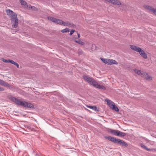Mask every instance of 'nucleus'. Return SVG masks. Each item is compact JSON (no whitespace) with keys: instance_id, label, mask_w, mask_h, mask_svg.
<instances>
[{"instance_id":"22","label":"nucleus","mask_w":156,"mask_h":156,"mask_svg":"<svg viewBox=\"0 0 156 156\" xmlns=\"http://www.w3.org/2000/svg\"><path fill=\"white\" fill-rule=\"evenodd\" d=\"M70 30V29L68 28H66L65 29L62 30L61 32L62 33H66L67 32H69Z\"/></svg>"},{"instance_id":"7","label":"nucleus","mask_w":156,"mask_h":156,"mask_svg":"<svg viewBox=\"0 0 156 156\" xmlns=\"http://www.w3.org/2000/svg\"><path fill=\"white\" fill-rule=\"evenodd\" d=\"M110 132L111 134L116 136H123L126 135L125 133L116 130H111Z\"/></svg>"},{"instance_id":"1","label":"nucleus","mask_w":156,"mask_h":156,"mask_svg":"<svg viewBox=\"0 0 156 156\" xmlns=\"http://www.w3.org/2000/svg\"><path fill=\"white\" fill-rule=\"evenodd\" d=\"M83 78L89 84L92 85L96 88L103 90H105V87L103 85L99 84L94 80L87 76H83Z\"/></svg>"},{"instance_id":"14","label":"nucleus","mask_w":156,"mask_h":156,"mask_svg":"<svg viewBox=\"0 0 156 156\" xmlns=\"http://www.w3.org/2000/svg\"><path fill=\"white\" fill-rule=\"evenodd\" d=\"M141 77L149 80H151L152 79V77L151 76L144 72L142 73Z\"/></svg>"},{"instance_id":"9","label":"nucleus","mask_w":156,"mask_h":156,"mask_svg":"<svg viewBox=\"0 0 156 156\" xmlns=\"http://www.w3.org/2000/svg\"><path fill=\"white\" fill-rule=\"evenodd\" d=\"M20 2L21 5H23L25 7L28 8L30 9H31L32 10H35L36 8L34 6H31L30 5H28L27 3L24 1L23 0H20Z\"/></svg>"},{"instance_id":"13","label":"nucleus","mask_w":156,"mask_h":156,"mask_svg":"<svg viewBox=\"0 0 156 156\" xmlns=\"http://www.w3.org/2000/svg\"><path fill=\"white\" fill-rule=\"evenodd\" d=\"M143 7L144 8L149 10L151 12H153L154 14L156 15V9L153 8L151 7L149 5H144L143 6Z\"/></svg>"},{"instance_id":"17","label":"nucleus","mask_w":156,"mask_h":156,"mask_svg":"<svg viewBox=\"0 0 156 156\" xmlns=\"http://www.w3.org/2000/svg\"><path fill=\"white\" fill-rule=\"evenodd\" d=\"M134 72H135V73H136V74H137L138 75H140L141 76L142 73H144V72L141 71L140 70H138V69H134Z\"/></svg>"},{"instance_id":"23","label":"nucleus","mask_w":156,"mask_h":156,"mask_svg":"<svg viewBox=\"0 0 156 156\" xmlns=\"http://www.w3.org/2000/svg\"><path fill=\"white\" fill-rule=\"evenodd\" d=\"M2 60L5 63H9V59H5L4 58H2Z\"/></svg>"},{"instance_id":"8","label":"nucleus","mask_w":156,"mask_h":156,"mask_svg":"<svg viewBox=\"0 0 156 156\" xmlns=\"http://www.w3.org/2000/svg\"><path fill=\"white\" fill-rule=\"evenodd\" d=\"M12 26L13 28H16L18 24V20L17 18V16L15 17H12L11 19Z\"/></svg>"},{"instance_id":"10","label":"nucleus","mask_w":156,"mask_h":156,"mask_svg":"<svg viewBox=\"0 0 156 156\" xmlns=\"http://www.w3.org/2000/svg\"><path fill=\"white\" fill-rule=\"evenodd\" d=\"M113 142L119 144L120 145H122L125 147H126L127 146V144L124 141L119 139H116L115 138H114Z\"/></svg>"},{"instance_id":"19","label":"nucleus","mask_w":156,"mask_h":156,"mask_svg":"<svg viewBox=\"0 0 156 156\" xmlns=\"http://www.w3.org/2000/svg\"><path fill=\"white\" fill-rule=\"evenodd\" d=\"M9 63H10L12 64H14L18 68H19V65L17 63L15 62L14 61L12 60H11L10 59H9Z\"/></svg>"},{"instance_id":"18","label":"nucleus","mask_w":156,"mask_h":156,"mask_svg":"<svg viewBox=\"0 0 156 156\" xmlns=\"http://www.w3.org/2000/svg\"><path fill=\"white\" fill-rule=\"evenodd\" d=\"M105 138L106 139H108L109 140L112 141L113 142L114 140V137H112V136H105Z\"/></svg>"},{"instance_id":"16","label":"nucleus","mask_w":156,"mask_h":156,"mask_svg":"<svg viewBox=\"0 0 156 156\" xmlns=\"http://www.w3.org/2000/svg\"><path fill=\"white\" fill-rule=\"evenodd\" d=\"M87 106L88 108L91 109L94 111L97 112H98L99 111V109L97 107L95 106H89L87 105Z\"/></svg>"},{"instance_id":"25","label":"nucleus","mask_w":156,"mask_h":156,"mask_svg":"<svg viewBox=\"0 0 156 156\" xmlns=\"http://www.w3.org/2000/svg\"><path fill=\"white\" fill-rule=\"evenodd\" d=\"M77 32V35H78V37L79 38H80V34L78 33Z\"/></svg>"},{"instance_id":"20","label":"nucleus","mask_w":156,"mask_h":156,"mask_svg":"<svg viewBox=\"0 0 156 156\" xmlns=\"http://www.w3.org/2000/svg\"><path fill=\"white\" fill-rule=\"evenodd\" d=\"M0 84L4 85H6L7 86H9V85L8 83H7L6 82H4V81L0 79Z\"/></svg>"},{"instance_id":"24","label":"nucleus","mask_w":156,"mask_h":156,"mask_svg":"<svg viewBox=\"0 0 156 156\" xmlns=\"http://www.w3.org/2000/svg\"><path fill=\"white\" fill-rule=\"evenodd\" d=\"M75 32V30H72L70 33L69 35H71Z\"/></svg>"},{"instance_id":"2","label":"nucleus","mask_w":156,"mask_h":156,"mask_svg":"<svg viewBox=\"0 0 156 156\" xmlns=\"http://www.w3.org/2000/svg\"><path fill=\"white\" fill-rule=\"evenodd\" d=\"M11 99L16 104L27 108H34V105L30 103L25 101H22L15 97L11 98Z\"/></svg>"},{"instance_id":"11","label":"nucleus","mask_w":156,"mask_h":156,"mask_svg":"<svg viewBox=\"0 0 156 156\" xmlns=\"http://www.w3.org/2000/svg\"><path fill=\"white\" fill-rule=\"evenodd\" d=\"M6 12L7 15L9 16L11 19L12 17H16L17 16L16 14L12 11L9 9L6 10Z\"/></svg>"},{"instance_id":"21","label":"nucleus","mask_w":156,"mask_h":156,"mask_svg":"<svg viewBox=\"0 0 156 156\" xmlns=\"http://www.w3.org/2000/svg\"><path fill=\"white\" fill-rule=\"evenodd\" d=\"M140 146L143 148L144 149L148 151H150L151 150V149H148L147 147H146L144 145L142 144H140Z\"/></svg>"},{"instance_id":"15","label":"nucleus","mask_w":156,"mask_h":156,"mask_svg":"<svg viewBox=\"0 0 156 156\" xmlns=\"http://www.w3.org/2000/svg\"><path fill=\"white\" fill-rule=\"evenodd\" d=\"M73 41L76 42L78 43L79 44L83 45L84 44V43L81 41L79 39L77 38H73Z\"/></svg>"},{"instance_id":"5","label":"nucleus","mask_w":156,"mask_h":156,"mask_svg":"<svg viewBox=\"0 0 156 156\" xmlns=\"http://www.w3.org/2000/svg\"><path fill=\"white\" fill-rule=\"evenodd\" d=\"M105 100L107 102V105L111 109L116 112L119 111V108L115 105V103L113 102L108 99H105Z\"/></svg>"},{"instance_id":"26","label":"nucleus","mask_w":156,"mask_h":156,"mask_svg":"<svg viewBox=\"0 0 156 156\" xmlns=\"http://www.w3.org/2000/svg\"><path fill=\"white\" fill-rule=\"evenodd\" d=\"M1 90V88L0 87V90Z\"/></svg>"},{"instance_id":"3","label":"nucleus","mask_w":156,"mask_h":156,"mask_svg":"<svg viewBox=\"0 0 156 156\" xmlns=\"http://www.w3.org/2000/svg\"><path fill=\"white\" fill-rule=\"evenodd\" d=\"M48 19L57 24L62 25L64 26H70L71 24L68 21L64 22L62 20L56 19L51 17H48Z\"/></svg>"},{"instance_id":"6","label":"nucleus","mask_w":156,"mask_h":156,"mask_svg":"<svg viewBox=\"0 0 156 156\" xmlns=\"http://www.w3.org/2000/svg\"><path fill=\"white\" fill-rule=\"evenodd\" d=\"M101 59L104 63L108 65H111L112 64H118L117 62L115 60L112 59L104 58H101Z\"/></svg>"},{"instance_id":"12","label":"nucleus","mask_w":156,"mask_h":156,"mask_svg":"<svg viewBox=\"0 0 156 156\" xmlns=\"http://www.w3.org/2000/svg\"><path fill=\"white\" fill-rule=\"evenodd\" d=\"M105 1L110 3L114 5H121V3L120 1L118 0H105Z\"/></svg>"},{"instance_id":"4","label":"nucleus","mask_w":156,"mask_h":156,"mask_svg":"<svg viewBox=\"0 0 156 156\" xmlns=\"http://www.w3.org/2000/svg\"><path fill=\"white\" fill-rule=\"evenodd\" d=\"M130 47L133 50L139 52L140 55L144 58L147 59V54L140 48L133 45H130Z\"/></svg>"}]
</instances>
